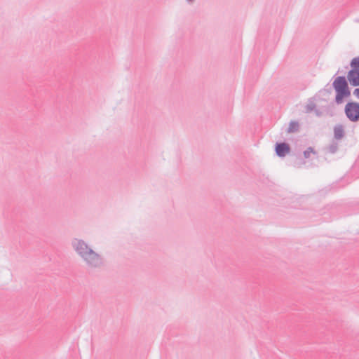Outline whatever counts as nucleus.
Wrapping results in <instances>:
<instances>
[{"instance_id":"nucleus-1","label":"nucleus","mask_w":359,"mask_h":359,"mask_svg":"<svg viewBox=\"0 0 359 359\" xmlns=\"http://www.w3.org/2000/svg\"><path fill=\"white\" fill-rule=\"evenodd\" d=\"M76 251L90 264L96 265L99 256L82 240H76L74 243Z\"/></svg>"},{"instance_id":"nucleus-2","label":"nucleus","mask_w":359,"mask_h":359,"mask_svg":"<svg viewBox=\"0 0 359 359\" xmlns=\"http://www.w3.org/2000/svg\"><path fill=\"white\" fill-rule=\"evenodd\" d=\"M336 93L335 101L338 104L343 102L345 98L350 96L351 92L346 79L344 76L337 77L332 83Z\"/></svg>"},{"instance_id":"nucleus-3","label":"nucleus","mask_w":359,"mask_h":359,"mask_svg":"<svg viewBox=\"0 0 359 359\" xmlns=\"http://www.w3.org/2000/svg\"><path fill=\"white\" fill-rule=\"evenodd\" d=\"M351 70L347 79L353 86H359V57H354L351 62Z\"/></svg>"},{"instance_id":"nucleus-4","label":"nucleus","mask_w":359,"mask_h":359,"mask_svg":"<svg viewBox=\"0 0 359 359\" xmlns=\"http://www.w3.org/2000/svg\"><path fill=\"white\" fill-rule=\"evenodd\" d=\"M345 114L348 119L355 122L359 120V104L355 102H350L345 106Z\"/></svg>"},{"instance_id":"nucleus-5","label":"nucleus","mask_w":359,"mask_h":359,"mask_svg":"<svg viewBox=\"0 0 359 359\" xmlns=\"http://www.w3.org/2000/svg\"><path fill=\"white\" fill-rule=\"evenodd\" d=\"M276 154L279 156H285L290 151V147L285 143L278 144L276 147Z\"/></svg>"},{"instance_id":"nucleus-6","label":"nucleus","mask_w":359,"mask_h":359,"mask_svg":"<svg viewBox=\"0 0 359 359\" xmlns=\"http://www.w3.org/2000/svg\"><path fill=\"white\" fill-rule=\"evenodd\" d=\"M334 137L337 140L341 139L344 136V128L341 126H337L334 129Z\"/></svg>"},{"instance_id":"nucleus-7","label":"nucleus","mask_w":359,"mask_h":359,"mask_svg":"<svg viewBox=\"0 0 359 359\" xmlns=\"http://www.w3.org/2000/svg\"><path fill=\"white\" fill-rule=\"evenodd\" d=\"M316 154L313 149L311 147L308 148L304 152V156L305 158H309L311 155Z\"/></svg>"},{"instance_id":"nucleus-8","label":"nucleus","mask_w":359,"mask_h":359,"mask_svg":"<svg viewBox=\"0 0 359 359\" xmlns=\"http://www.w3.org/2000/svg\"><path fill=\"white\" fill-rule=\"evenodd\" d=\"M298 126H299V125L297 122H291L290 124V126H289L288 131L290 133L294 132L297 130Z\"/></svg>"},{"instance_id":"nucleus-9","label":"nucleus","mask_w":359,"mask_h":359,"mask_svg":"<svg viewBox=\"0 0 359 359\" xmlns=\"http://www.w3.org/2000/svg\"><path fill=\"white\" fill-rule=\"evenodd\" d=\"M353 95L359 99V88H355L354 90H353Z\"/></svg>"}]
</instances>
